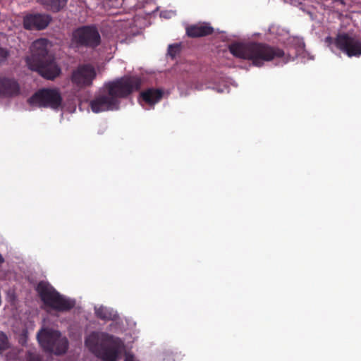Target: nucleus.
Wrapping results in <instances>:
<instances>
[{
	"instance_id": "nucleus-1",
	"label": "nucleus",
	"mask_w": 361,
	"mask_h": 361,
	"mask_svg": "<svg viewBox=\"0 0 361 361\" xmlns=\"http://www.w3.org/2000/svg\"><path fill=\"white\" fill-rule=\"evenodd\" d=\"M141 79L135 75H125L106 82L102 94L90 102L94 113L118 110L120 101L126 99L141 87Z\"/></svg>"
},
{
	"instance_id": "nucleus-2",
	"label": "nucleus",
	"mask_w": 361,
	"mask_h": 361,
	"mask_svg": "<svg viewBox=\"0 0 361 361\" xmlns=\"http://www.w3.org/2000/svg\"><path fill=\"white\" fill-rule=\"evenodd\" d=\"M228 49L234 56L250 60L258 67L263 66L264 61L284 56L283 50L264 43H233L229 45Z\"/></svg>"
},
{
	"instance_id": "nucleus-3",
	"label": "nucleus",
	"mask_w": 361,
	"mask_h": 361,
	"mask_svg": "<svg viewBox=\"0 0 361 361\" xmlns=\"http://www.w3.org/2000/svg\"><path fill=\"white\" fill-rule=\"evenodd\" d=\"M85 343L90 350L103 361H116L118 347L112 336L94 331L86 338Z\"/></svg>"
},
{
	"instance_id": "nucleus-4",
	"label": "nucleus",
	"mask_w": 361,
	"mask_h": 361,
	"mask_svg": "<svg viewBox=\"0 0 361 361\" xmlns=\"http://www.w3.org/2000/svg\"><path fill=\"white\" fill-rule=\"evenodd\" d=\"M43 303L58 312H68L75 305L74 300L61 295L49 282L39 281L35 288Z\"/></svg>"
},
{
	"instance_id": "nucleus-5",
	"label": "nucleus",
	"mask_w": 361,
	"mask_h": 361,
	"mask_svg": "<svg viewBox=\"0 0 361 361\" xmlns=\"http://www.w3.org/2000/svg\"><path fill=\"white\" fill-rule=\"evenodd\" d=\"M37 340L44 351L56 355L66 353L68 348V339L56 330L42 329L37 334Z\"/></svg>"
},
{
	"instance_id": "nucleus-6",
	"label": "nucleus",
	"mask_w": 361,
	"mask_h": 361,
	"mask_svg": "<svg viewBox=\"0 0 361 361\" xmlns=\"http://www.w3.org/2000/svg\"><path fill=\"white\" fill-rule=\"evenodd\" d=\"M71 42L76 48L95 49L101 44V36L95 25H83L73 32Z\"/></svg>"
},
{
	"instance_id": "nucleus-7",
	"label": "nucleus",
	"mask_w": 361,
	"mask_h": 361,
	"mask_svg": "<svg viewBox=\"0 0 361 361\" xmlns=\"http://www.w3.org/2000/svg\"><path fill=\"white\" fill-rule=\"evenodd\" d=\"M62 97L57 88H42L37 91L29 99L32 105L58 109L62 104Z\"/></svg>"
},
{
	"instance_id": "nucleus-8",
	"label": "nucleus",
	"mask_w": 361,
	"mask_h": 361,
	"mask_svg": "<svg viewBox=\"0 0 361 361\" xmlns=\"http://www.w3.org/2000/svg\"><path fill=\"white\" fill-rule=\"evenodd\" d=\"M96 76L94 67L90 63H84L80 64L73 70L70 79L73 85L79 89H84L92 85Z\"/></svg>"
},
{
	"instance_id": "nucleus-9",
	"label": "nucleus",
	"mask_w": 361,
	"mask_h": 361,
	"mask_svg": "<svg viewBox=\"0 0 361 361\" xmlns=\"http://www.w3.org/2000/svg\"><path fill=\"white\" fill-rule=\"evenodd\" d=\"M334 43L339 50L349 57L361 56V41L348 33L338 34Z\"/></svg>"
},
{
	"instance_id": "nucleus-10",
	"label": "nucleus",
	"mask_w": 361,
	"mask_h": 361,
	"mask_svg": "<svg viewBox=\"0 0 361 361\" xmlns=\"http://www.w3.org/2000/svg\"><path fill=\"white\" fill-rule=\"evenodd\" d=\"M49 41L44 38L38 39L32 42L30 47L31 54L26 58L27 66L51 58L49 55Z\"/></svg>"
},
{
	"instance_id": "nucleus-11",
	"label": "nucleus",
	"mask_w": 361,
	"mask_h": 361,
	"mask_svg": "<svg viewBox=\"0 0 361 361\" xmlns=\"http://www.w3.org/2000/svg\"><path fill=\"white\" fill-rule=\"evenodd\" d=\"M28 67L30 70L37 71L43 78L51 80L59 76L61 73V68L52 57Z\"/></svg>"
},
{
	"instance_id": "nucleus-12",
	"label": "nucleus",
	"mask_w": 361,
	"mask_h": 361,
	"mask_svg": "<svg viewBox=\"0 0 361 361\" xmlns=\"http://www.w3.org/2000/svg\"><path fill=\"white\" fill-rule=\"evenodd\" d=\"M51 16L45 13H30L23 18V27L27 30H42L51 21Z\"/></svg>"
},
{
	"instance_id": "nucleus-13",
	"label": "nucleus",
	"mask_w": 361,
	"mask_h": 361,
	"mask_svg": "<svg viewBox=\"0 0 361 361\" xmlns=\"http://www.w3.org/2000/svg\"><path fill=\"white\" fill-rule=\"evenodd\" d=\"M20 85L14 78H0V97H13L20 94Z\"/></svg>"
},
{
	"instance_id": "nucleus-14",
	"label": "nucleus",
	"mask_w": 361,
	"mask_h": 361,
	"mask_svg": "<svg viewBox=\"0 0 361 361\" xmlns=\"http://www.w3.org/2000/svg\"><path fill=\"white\" fill-rule=\"evenodd\" d=\"M213 32L214 28L207 23L192 25L186 28L188 36L192 38L208 36Z\"/></svg>"
},
{
	"instance_id": "nucleus-15",
	"label": "nucleus",
	"mask_w": 361,
	"mask_h": 361,
	"mask_svg": "<svg viewBox=\"0 0 361 361\" xmlns=\"http://www.w3.org/2000/svg\"><path fill=\"white\" fill-rule=\"evenodd\" d=\"M163 94L161 90L149 88L140 93V97L145 103L153 106L161 99Z\"/></svg>"
},
{
	"instance_id": "nucleus-16",
	"label": "nucleus",
	"mask_w": 361,
	"mask_h": 361,
	"mask_svg": "<svg viewBox=\"0 0 361 361\" xmlns=\"http://www.w3.org/2000/svg\"><path fill=\"white\" fill-rule=\"evenodd\" d=\"M47 10L54 13L59 12L67 4V0H36Z\"/></svg>"
},
{
	"instance_id": "nucleus-17",
	"label": "nucleus",
	"mask_w": 361,
	"mask_h": 361,
	"mask_svg": "<svg viewBox=\"0 0 361 361\" xmlns=\"http://www.w3.org/2000/svg\"><path fill=\"white\" fill-rule=\"evenodd\" d=\"M95 314L97 318L104 321L114 320L116 318V314L111 310L103 306L95 308Z\"/></svg>"
},
{
	"instance_id": "nucleus-18",
	"label": "nucleus",
	"mask_w": 361,
	"mask_h": 361,
	"mask_svg": "<svg viewBox=\"0 0 361 361\" xmlns=\"http://www.w3.org/2000/svg\"><path fill=\"white\" fill-rule=\"evenodd\" d=\"M26 361H42L40 355L35 350H29L25 354Z\"/></svg>"
},
{
	"instance_id": "nucleus-19",
	"label": "nucleus",
	"mask_w": 361,
	"mask_h": 361,
	"mask_svg": "<svg viewBox=\"0 0 361 361\" xmlns=\"http://www.w3.org/2000/svg\"><path fill=\"white\" fill-rule=\"evenodd\" d=\"M9 348V343L6 335L0 331V354Z\"/></svg>"
},
{
	"instance_id": "nucleus-20",
	"label": "nucleus",
	"mask_w": 361,
	"mask_h": 361,
	"mask_svg": "<svg viewBox=\"0 0 361 361\" xmlns=\"http://www.w3.org/2000/svg\"><path fill=\"white\" fill-rule=\"evenodd\" d=\"M180 51V46L177 44H170L168 48V54L172 57L175 58L178 53Z\"/></svg>"
},
{
	"instance_id": "nucleus-21",
	"label": "nucleus",
	"mask_w": 361,
	"mask_h": 361,
	"mask_svg": "<svg viewBox=\"0 0 361 361\" xmlns=\"http://www.w3.org/2000/svg\"><path fill=\"white\" fill-rule=\"evenodd\" d=\"M9 55L8 51L0 46V63L5 61Z\"/></svg>"
},
{
	"instance_id": "nucleus-22",
	"label": "nucleus",
	"mask_w": 361,
	"mask_h": 361,
	"mask_svg": "<svg viewBox=\"0 0 361 361\" xmlns=\"http://www.w3.org/2000/svg\"><path fill=\"white\" fill-rule=\"evenodd\" d=\"M4 262V258L3 256L0 254V265Z\"/></svg>"
},
{
	"instance_id": "nucleus-23",
	"label": "nucleus",
	"mask_w": 361,
	"mask_h": 361,
	"mask_svg": "<svg viewBox=\"0 0 361 361\" xmlns=\"http://www.w3.org/2000/svg\"><path fill=\"white\" fill-rule=\"evenodd\" d=\"M125 361H135L133 357H127Z\"/></svg>"
},
{
	"instance_id": "nucleus-24",
	"label": "nucleus",
	"mask_w": 361,
	"mask_h": 361,
	"mask_svg": "<svg viewBox=\"0 0 361 361\" xmlns=\"http://www.w3.org/2000/svg\"><path fill=\"white\" fill-rule=\"evenodd\" d=\"M335 1H339L341 4H344L343 0H334Z\"/></svg>"
}]
</instances>
